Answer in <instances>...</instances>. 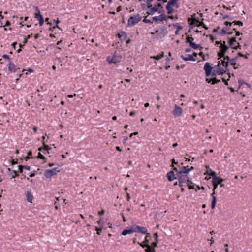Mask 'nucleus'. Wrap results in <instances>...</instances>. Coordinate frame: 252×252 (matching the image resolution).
<instances>
[{
    "instance_id": "obj_9",
    "label": "nucleus",
    "mask_w": 252,
    "mask_h": 252,
    "mask_svg": "<svg viewBox=\"0 0 252 252\" xmlns=\"http://www.w3.org/2000/svg\"><path fill=\"white\" fill-rule=\"evenodd\" d=\"M215 67L217 68V73L219 75L220 74L221 75H223L227 71V70H226V69L225 68L224 69V68L220 67V61L218 62V63L217 65H216L215 66Z\"/></svg>"
},
{
    "instance_id": "obj_48",
    "label": "nucleus",
    "mask_w": 252,
    "mask_h": 252,
    "mask_svg": "<svg viewBox=\"0 0 252 252\" xmlns=\"http://www.w3.org/2000/svg\"><path fill=\"white\" fill-rule=\"evenodd\" d=\"M104 213H105L104 210H102L101 211H99L98 212V215L100 216H101V215H103L104 214Z\"/></svg>"
},
{
    "instance_id": "obj_63",
    "label": "nucleus",
    "mask_w": 252,
    "mask_h": 252,
    "mask_svg": "<svg viewBox=\"0 0 252 252\" xmlns=\"http://www.w3.org/2000/svg\"><path fill=\"white\" fill-rule=\"evenodd\" d=\"M138 244H139L140 246H141L142 247V246H144V245H145V244H146V243H143H143H139V242H138Z\"/></svg>"
},
{
    "instance_id": "obj_41",
    "label": "nucleus",
    "mask_w": 252,
    "mask_h": 252,
    "mask_svg": "<svg viewBox=\"0 0 252 252\" xmlns=\"http://www.w3.org/2000/svg\"><path fill=\"white\" fill-rule=\"evenodd\" d=\"M45 136H43V144L44 145L45 149L46 150H48V146L45 145Z\"/></svg>"
},
{
    "instance_id": "obj_50",
    "label": "nucleus",
    "mask_w": 252,
    "mask_h": 252,
    "mask_svg": "<svg viewBox=\"0 0 252 252\" xmlns=\"http://www.w3.org/2000/svg\"><path fill=\"white\" fill-rule=\"evenodd\" d=\"M199 21L198 20H197V19H194L193 20V23L192 24H197V23H199Z\"/></svg>"
},
{
    "instance_id": "obj_25",
    "label": "nucleus",
    "mask_w": 252,
    "mask_h": 252,
    "mask_svg": "<svg viewBox=\"0 0 252 252\" xmlns=\"http://www.w3.org/2000/svg\"><path fill=\"white\" fill-rule=\"evenodd\" d=\"M164 57V52H162L161 54L158 55L157 56H151V58H153L154 59L157 60H159L161 59L162 57Z\"/></svg>"
},
{
    "instance_id": "obj_20",
    "label": "nucleus",
    "mask_w": 252,
    "mask_h": 252,
    "mask_svg": "<svg viewBox=\"0 0 252 252\" xmlns=\"http://www.w3.org/2000/svg\"><path fill=\"white\" fill-rule=\"evenodd\" d=\"M26 197L27 201L29 202L32 203L33 199V197L31 192L27 191L26 192Z\"/></svg>"
},
{
    "instance_id": "obj_32",
    "label": "nucleus",
    "mask_w": 252,
    "mask_h": 252,
    "mask_svg": "<svg viewBox=\"0 0 252 252\" xmlns=\"http://www.w3.org/2000/svg\"><path fill=\"white\" fill-rule=\"evenodd\" d=\"M237 56H238V58L239 57H244L245 59H248V57L247 55H244L241 52H238V54H237Z\"/></svg>"
},
{
    "instance_id": "obj_5",
    "label": "nucleus",
    "mask_w": 252,
    "mask_h": 252,
    "mask_svg": "<svg viewBox=\"0 0 252 252\" xmlns=\"http://www.w3.org/2000/svg\"><path fill=\"white\" fill-rule=\"evenodd\" d=\"M193 38L190 37L189 35H187L186 37V42L189 43L190 46L193 49H197L200 47V45L193 42Z\"/></svg>"
},
{
    "instance_id": "obj_60",
    "label": "nucleus",
    "mask_w": 252,
    "mask_h": 252,
    "mask_svg": "<svg viewBox=\"0 0 252 252\" xmlns=\"http://www.w3.org/2000/svg\"><path fill=\"white\" fill-rule=\"evenodd\" d=\"M128 140V138L127 137H125V138L124 139V140H123V143L125 144L126 142V141H127Z\"/></svg>"
},
{
    "instance_id": "obj_14",
    "label": "nucleus",
    "mask_w": 252,
    "mask_h": 252,
    "mask_svg": "<svg viewBox=\"0 0 252 252\" xmlns=\"http://www.w3.org/2000/svg\"><path fill=\"white\" fill-rule=\"evenodd\" d=\"M194 168L191 166L190 168H189L188 166H184L181 168L180 171L178 172H180V173H184L187 174L189 171L193 170Z\"/></svg>"
},
{
    "instance_id": "obj_28",
    "label": "nucleus",
    "mask_w": 252,
    "mask_h": 252,
    "mask_svg": "<svg viewBox=\"0 0 252 252\" xmlns=\"http://www.w3.org/2000/svg\"><path fill=\"white\" fill-rule=\"evenodd\" d=\"M207 173L212 176L213 181L215 179V178L217 177L216 176V173L212 170H210V173H209V171H207Z\"/></svg>"
},
{
    "instance_id": "obj_7",
    "label": "nucleus",
    "mask_w": 252,
    "mask_h": 252,
    "mask_svg": "<svg viewBox=\"0 0 252 252\" xmlns=\"http://www.w3.org/2000/svg\"><path fill=\"white\" fill-rule=\"evenodd\" d=\"M221 48L220 51L218 53V56L219 57L218 59H220L222 57L226 56L225 55L226 52L228 49L227 46H224V47H220Z\"/></svg>"
},
{
    "instance_id": "obj_18",
    "label": "nucleus",
    "mask_w": 252,
    "mask_h": 252,
    "mask_svg": "<svg viewBox=\"0 0 252 252\" xmlns=\"http://www.w3.org/2000/svg\"><path fill=\"white\" fill-rule=\"evenodd\" d=\"M167 177L169 181H172L174 179H177L176 177H175V174L173 171L169 172L167 174Z\"/></svg>"
},
{
    "instance_id": "obj_52",
    "label": "nucleus",
    "mask_w": 252,
    "mask_h": 252,
    "mask_svg": "<svg viewBox=\"0 0 252 252\" xmlns=\"http://www.w3.org/2000/svg\"><path fill=\"white\" fill-rule=\"evenodd\" d=\"M221 33L222 34H225L226 33V31L224 28L221 30Z\"/></svg>"
},
{
    "instance_id": "obj_64",
    "label": "nucleus",
    "mask_w": 252,
    "mask_h": 252,
    "mask_svg": "<svg viewBox=\"0 0 252 252\" xmlns=\"http://www.w3.org/2000/svg\"><path fill=\"white\" fill-rule=\"evenodd\" d=\"M209 37H210V39L212 41L214 40L215 38L213 37V35H209Z\"/></svg>"
},
{
    "instance_id": "obj_44",
    "label": "nucleus",
    "mask_w": 252,
    "mask_h": 252,
    "mask_svg": "<svg viewBox=\"0 0 252 252\" xmlns=\"http://www.w3.org/2000/svg\"><path fill=\"white\" fill-rule=\"evenodd\" d=\"M237 44H238V45L236 46L235 47H233V48L234 49H236V50H237L238 49H241V46H240L239 43H237Z\"/></svg>"
},
{
    "instance_id": "obj_27",
    "label": "nucleus",
    "mask_w": 252,
    "mask_h": 252,
    "mask_svg": "<svg viewBox=\"0 0 252 252\" xmlns=\"http://www.w3.org/2000/svg\"><path fill=\"white\" fill-rule=\"evenodd\" d=\"M235 42H236V37H233L229 40V43L230 46L233 48V47L235 46L234 45Z\"/></svg>"
},
{
    "instance_id": "obj_54",
    "label": "nucleus",
    "mask_w": 252,
    "mask_h": 252,
    "mask_svg": "<svg viewBox=\"0 0 252 252\" xmlns=\"http://www.w3.org/2000/svg\"><path fill=\"white\" fill-rule=\"evenodd\" d=\"M3 57L4 58H5V59H7L9 60V56H8L7 55H6V54H4V55H3Z\"/></svg>"
},
{
    "instance_id": "obj_37",
    "label": "nucleus",
    "mask_w": 252,
    "mask_h": 252,
    "mask_svg": "<svg viewBox=\"0 0 252 252\" xmlns=\"http://www.w3.org/2000/svg\"><path fill=\"white\" fill-rule=\"evenodd\" d=\"M153 1V0H147V4L148 5V7H151L152 6L151 3Z\"/></svg>"
},
{
    "instance_id": "obj_47",
    "label": "nucleus",
    "mask_w": 252,
    "mask_h": 252,
    "mask_svg": "<svg viewBox=\"0 0 252 252\" xmlns=\"http://www.w3.org/2000/svg\"><path fill=\"white\" fill-rule=\"evenodd\" d=\"M142 7L143 9L146 10L147 8H148V5H146L145 4H141Z\"/></svg>"
},
{
    "instance_id": "obj_46",
    "label": "nucleus",
    "mask_w": 252,
    "mask_h": 252,
    "mask_svg": "<svg viewBox=\"0 0 252 252\" xmlns=\"http://www.w3.org/2000/svg\"><path fill=\"white\" fill-rule=\"evenodd\" d=\"M154 238H155V241H157V240H158V233H155L154 235Z\"/></svg>"
},
{
    "instance_id": "obj_8",
    "label": "nucleus",
    "mask_w": 252,
    "mask_h": 252,
    "mask_svg": "<svg viewBox=\"0 0 252 252\" xmlns=\"http://www.w3.org/2000/svg\"><path fill=\"white\" fill-rule=\"evenodd\" d=\"M222 58H223V59H220V65L221 64L223 67H224L226 70H228L227 67L228 66L229 60H230V58L229 56H224L222 57Z\"/></svg>"
},
{
    "instance_id": "obj_40",
    "label": "nucleus",
    "mask_w": 252,
    "mask_h": 252,
    "mask_svg": "<svg viewBox=\"0 0 252 252\" xmlns=\"http://www.w3.org/2000/svg\"><path fill=\"white\" fill-rule=\"evenodd\" d=\"M97 223L100 225V226H102L103 225V221H102V219L101 218L99 220L97 221Z\"/></svg>"
},
{
    "instance_id": "obj_24",
    "label": "nucleus",
    "mask_w": 252,
    "mask_h": 252,
    "mask_svg": "<svg viewBox=\"0 0 252 252\" xmlns=\"http://www.w3.org/2000/svg\"><path fill=\"white\" fill-rule=\"evenodd\" d=\"M133 232H134V228L130 229H125L123 231L122 234L123 235H126L128 234H131Z\"/></svg>"
},
{
    "instance_id": "obj_38",
    "label": "nucleus",
    "mask_w": 252,
    "mask_h": 252,
    "mask_svg": "<svg viewBox=\"0 0 252 252\" xmlns=\"http://www.w3.org/2000/svg\"><path fill=\"white\" fill-rule=\"evenodd\" d=\"M238 83L239 84V88H240L241 86H242L244 84H245L246 82H245L243 80H239L238 81Z\"/></svg>"
},
{
    "instance_id": "obj_6",
    "label": "nucleus",
    "mask_w": 252,
    "mask_h": 252,
    "mask_svg": "<svg viewBox=\"0 0 252 252\" xmlns=\"http://www.w3.org/2000/svg\"><path fill=\"white\" fill-rule=\"evenodd\" d=\"M35 10H36V12L35 14V17L39 20V25L40 26H42L44 23V19H43V16L41 14L40 11L38 7H36L35 8Z\"/></svg>"
},
{
    "instance_id": "obj_3",
    "label": "nucleus",
    "mask_w": 252,
    "mask_h": 252,
    "mask_svg": "<svg viewBox=\"0 0 252 252\" xmlns=\"http://www.w3.org/2000/svg\"><path fill=\"white\" fill-rule=\"evenodd\" d=\"M142 19V17L137 14L134 16L130 17L128 20V25L129 26H133L138 23Z\"/></svg>"
},
{
    "instance_id": "obj_2",
    "label": "nucleus",
    "mask_w": 252,
    "mask_h": 252,
    "mask_svg": "<svg viewBox=\"0 0 252 252\" xmlns=\"http://www.w3.org/2000/svg\"><path fill=\"white\" fill-rule=\"evenodd\" d=\"M173 169L177 172L176 178L178 179L179 184L178 185L181 187L182 186V184L184 183H187L188 185L189 184H192V182L189 180V178L188 177L187 174L184 173H180V172H178V169L176 167H174Z\"/></svg>"
},
{
    "instance_id": "obj_36",
    "label": "nucleus",
    "mask_w": 252,
    "mask_h": 252,
    "mask_svg": "<svg viewBox=\"0 0 252 252\" xmlns=\"http://www.w3.org/2000/svg\"><path fill=\"white\" fill-rule=\"evenodd\" d=\"M95 230L97 231V234L100 235V234L101 233V231H102V229L101 228H99L97 227H95Z\"/></svg>"
},
{
    "instance_id": "obj_19",
    "label": "nucleus",
    "mask_w": 252,
    "mask_h": 252,
    "mask_svg": "<svg viewBox=\"0 0 252 252\" xmlns=\"http://www.w3.org/2000/svg\"><path fill=\"white\" fill-rule=\"evenodd\" d=\"M182 58L184 61H195L196 60V58H195L192 55H188V57H185L182 56Z\"/></svg>"
},
{
    "instance_id": "obj_30",
    "label": "nucleus",
    "mask_w": 252,
    "mask_h": 252,
    "mask_svg": "<svg viewBox=\"0 0 252 252\" xmlns=\"http://www.w3.org/2000/svg\"><path fill=\"white\" fill-rule=\"evenodd\" d=\"M177 2L178 1H176L175 0H171L168 2L167 4L171 6H174V5L176 4Z\"/></svg>"
},
{
    "instance_id": "obj_35",
    "label": "nucleus",
    "mask_w": 252,
    "mask_h": 252,
    "mask_svg": "<svg viewBox=\"0 0 252 252\" xmlns=\"http://www.w3.org/2000/svg\"><path fill=\"white\" fill-rule=\"evenodd\" d=\"M158 243V240H157V241L154 242L151 244V247L154 248L157 246V244Z\"/></svg>"
},
{
    "instance_id": "obj_16",
    "label": "nucleus",
    "mask_w": 252,
    "mask_h": 252,
    "mask_svg": "<svg viewBox=\"0 0 252 252\" xmlns=\"http://www.w3.org/2000/svg\"><path fill=\"white\" fill-rule=\"evenodd\" d=\"M121 58L120 57H117L116 56H114L113 58L109 60V57L108 58V61L110 64H111L112 63H116L118 62H119L121 61Z\"/></svg>"
},
{
    "instance_id": "obj_56",
    "label": "nucleus",
    "mask_w": 252,
    "mask_h": 252,
    "mask_svg": "<svg viewBox=\"0 0 252 252\" xmlns=\"http://www.w3.org/2000/svg\"><path fill=\"white\" fill-rule=\"evenodd\" d=\"M216 74H218L217 73V70H216H216H214V71H213V73H212V76H214L216 75Z\"/></svg>"
},
{
    "instance_id": "obj_42",
    "label": "nucleus",
    "mask_w": 252,
    "mask_h": 252,
    "mask_svg": "<svg viewBox=\"0 0 252 252\" xmlns=\"http://www.w3.org/2000/svg\"><path fill=\"white\" fill-rule=\"evenodd\" d=\"M38 157L41 159H45L44 156L43 155H42L40 153H39Z\"/></svg>"
},
{
    "instance_id": "obj_13",
    "label": "nucleus",
    "mask_w": 252,
    "mask_h": 252,
    "mask_svg": "<svg viewBox=\"0 0 252 252\" xmlns=\"http://www.w3.org/2000/svg\"><path fill=\"white\" fill-rule=\"evenodd\" d=\"M134 232H139L142 234H146L147 229L146 227L136 226L134 228Z\"/></svg>"
},
{
    "instance_id": "obj_39",
    "label": "nucleus",
    "mask_w": 252,
    "mask_h": 252,
    "mask_svg": "<svg viewBox=\"0 0 252 252\" xmlns=\"http://www.w3.org/2000/svg\"><path fill=\"white\" fill-rule=\"evenodd\" d=\"M143 22L145 23H152L153 22L151 21L150 20H149V19H147L146 18H145L144 20H143Z\"/></svg>"
},
{
    "instance_id": "obj_26",
    "label": "nucleus",
    "mask_w": 252,
    "mask_h": 252,
    "mask_svg": "<svg viewBox=\"0 0 252 252\" xmlns=\"http://www.w3.org/2000/svg\"><path fill=\"white\" fill-rule=\"evenodd\" d=\"M166 8L167 10V13L169 14H172L174 12V9L168 4L166 5Z\"/></svg>"
},
{
    "instance_id": "obj_31",
    "label": "nucleus",
    "mask_w": 252,
    "mask_h": 252,
    "mask_svg": "<svg viewBox=\"0 0 252 252\" xmlns=\"http://www.w3.org/2000/svg\"><path fill=\"white\" fill-rule=\"evenodd\" d=\"M147 235L145 238V241L143 242V243H145L146 244H148L149 242V240L148 239L149 238H151V236L149 233H146Z\"/></svg>"
},
{
    "instance_id": "obj_51",
    "label": "nucleus",
    "mask_w": 252,
    "mask_h": 252,
    "mask_svg": "<svg viewBox=\"0 0 252 252\" xmlns=\"http://www.w3.org/2000/svg\"><path fill=\"white\" fill-rule=\"evenodd\" d=\"M126 196H127V200L129 201L130 199V196L129 193H126Z\"/></svg>"
},
{
    "instance_id": "obj_23",
    "label": "nucleus",
    "mask_w": 252,
    "mask_h": 252,
    "mask_svg": "<svg viewBox=\"0 0 252 252\" xmlns=\"http://www.w3.org/2000/svg\"><path fill=\"white\" fill-rule=\"evenodd\" d=\"M8 69L10 71L12 72H15L16 70V68L15 65L11 63H9V64L8 66Z\"/></svg>"
},
{
    "instance_id": "obj_49",
    "label": "nucleus",
    "mask_w": 252,
    "mask_h": 252,
    "mask_svg": "<svg viewBox=\"0 0 252 252\" xmlns=\"http://www.w3.org/2000/svg\"><path fill=\"white\" fill-rule=\"evenodd\" d=\"M23 168L27 170H30V167L29 166H23Z\"/></svg>"
},
{
    "instance_id": "obj_53",
    "label": "nucleus",
    "mask_w": 252,
    "mask_h": 252,
    "mask_svg": "<svg viewBox=\"0 0 252 252\" xmlns=\"http://www.w3.org/2000/svg\"><path fill=\"white\" fill-rule=\"evenodd\" d=\"M222 79L223 82H224V83L226 85H228V82L225 80V78H223Z\"/></svg>"
},
{
    "instance_id": "obj_29",
    "label": "nucleus",
    "mask_w": 252,
    "mask_h": 252,
    "mask_svg": "<svg viewBox=\"0 0 252 252\" xmlns=\"http://www.w3.org/2000/svg\"><path fill=\"white\" fill-rule=\"evenodd\" d=\"M160 7H161V4L160 3H158V4H155L153 7L152 6L153 8L154 9V11H155L156 12L158 11L159 8Z\"/></svg>"
},
{
    "instance_id": "obj_45",
    "label": "nucleus",
    "mask_w": 252,
    "mask_h": 252,
    "mask_svg": "<svg viewBox=\"0 0 252 252\" xmlns=\"http://www.w3.org/2000/svg\"><path fill=\"white\" fill-rule=\"evenodd\" d=\"M18 169H19V171L21 173L22 172V170L23 168V166H22V165H19L18 166Z\"/></svg>"
},
{
    "instance_id": "obj_1",
    "label": "nucleus",
    "mask_w": 252,
    "mask_h": 252,
    "mask_svg": "<svg viewBox=\"0 0 252 252\" xmlns=\"http://www.w3.org/2000/svg\"><path fill=\"white\" fill-rule=\"evenodd\" d=\"M224 181V180L222 178H220L219 177L215 178V179L213 181V185L214 186L213 189V192L212 193L211 195L212 196L213 199L211 203V208L214 209L216 206V196H215V190L218 187L219 184H220Z\"/></svg>"
},
{
    "instance_id": "obj_21",
    "label": "nucleus",
    "mask_w": 252,
    "mask_h": 252,
    "mask_svg": "<svg viewBox=\"0 0 252 252\" xmlns=\"http://www.w3.org/2000/svg\"><path fill=\"white\" fill-rule=\"evenodd\" d=\"M233 23H234V25H238L241 26H243V23L239 21H234L233 23H230V22L226 21L225 22V25H226V26H228V25L231 26Z\"/></svg>"
},
{
    "instance_id": "obj_59",
    "label": "nucleus",
    "mask_w": 252,
    "mask_h": 252,
    "mask_svg": "<svg viewBox=\"0 0 252 252\" xmlns=\"http://www.w3.org/2000/svg\"><path fill=\"white\" fill-rule=\"evenodd\" d=\"M121 10H122V7H121V6H119V7H118L117 8V12H119V11H120Z\"/></svg>"
},
{
    "instance_id": "obj_57",
    "label": "nucleus",
    "mask_w": 252,
    "mask_h": 252,
    "mask_svg": "<svg viewBox=\"0 0 252 252\" xmlns=\"http://www.w3.org/2000/svg\"><path fill=\"white\" fill-rule=\"evenodd\" d=\"M137 134H138V132H134L133 133L130 134L129 137H132V135H136Z\"/></svg>"
},
{
    "instance_id": "obj_22",
    "label": "nucleus",
    "mask_w": 252,
    "mask_h": 252,
    "mask_svg": "<svg viewBox=\"0 0 252 252\" xmlns=\"http://www.w3.org/2000/svg\"><path fill=\"white\" fill-rule=\"evenodd\" d=\"M118 35L119 36L120 40L123 41L125 40L127 37L126 34L124 32H121L118 34Z\"/></svg>"
},
{
    "instance_id": "obj_61",
    "label": "nucleus",
    "mask_w": 252,
    "mask_h": 252,
    "mask_svg": "<svg viewBox=\"0 0 252 252\" xmlns=\"http://www.w3.org/2000/svg\"><path fill=\"white\" fill-rule=\"evenodd\" d=\"M188 185V187H189V189H194V187L193 186H191V185Z\"/></svg>"
},
{
    "instance_id": "obj_11",
    "label": "nucleus",
    "mask_w": 252,
    "mask_h": 252,
    "mask_svg": "<svg viewBox=\"0 0 252 252\" xmlns=\"http://www.w3.org/2000/svg\"><path fill=\"white\" fill-rule=\"evenodd\" d=\"M238 60V56L230 59L229 60V63L232 66H233L234 69H237L239 68V65L236 63V62Z\"/></svg>"
},
{
    "instance_id": "obj_15",
    "label": "nucleus",
    "mask_w": 252,
    "mask_h": 252,
    "mask_svg": "<svg viewBox=\"0 0 252 252\" xmlns=\"http://www.w3.org/2000/svg\"><path fill=\"white\" fill-rule=\"evenodd\" d=\"M154 21L158 22V21H163L167 20V16L165 14H161L158 16H155L153 18Z\"/></svg>"
},
{
    "instance_id": "obj_43",
    "label": "nucleus",
    "mask_w": 252,
    "mask_h": 252,
    "mask_svg": "<svg viewBox=\"0 0 252 252\" xmlns=\"http://www.w3.org/2000/svg\"><path fill=\"white\" fill-rule=\"evenodd\" d=\"M206 81L208 83L213 82V78H207L206 79Z\"/></svg>"
},
{
    "instance_id": "obj_62",
    "label": "nucleus",
    "mask_w": 252,
    "mask_h": 252,
    "mask_svg": "<svg viewBox=\"0 0 252 252\" xmlns=\"http://www.w3.org/2000/svg\"><path fill=\"white\" fill-rule=\"evenodd\" d=\"M11 164L12 165H14V164H15L17 163V162L16 161H15L14 160H12L11 161Z\"/></svg>"
},
{
    "instance_id": "obj_4",
    "label": "nucleus",
    "mask_w": 252,
    "mask_h": 252,
    "mask_svg": "<svg viewBox=\"0 0 252 252\" xmlns=\"http://www.w3.org/2000/svg\"><path fill=\"white\" fill-rule=\"evenodd\" d=\"M60 170L58 168H55L51 170H47L45 171L44 175L46 178H49L56 174Z\"/></svg>"
},
{
    "instance_id": "obj_34",
    "label": "nucleus",
    "mask_w": 252,
    "mask_h": 252,
    "mask_svg": "<svg viewBox=\"0 0 252 252\" xmlns=\"http://www.w3.org/2000/svg\"><path fill=\"white\" fill-rule=\"evenodd\" d=\"M220 82V79H217L216 78L214 77L213 78V82H212V84H215Z\"/></svg>"
},
{
    "instance_id": "obj_55",
    "label": "nucleus",
    "mask_w": 252,
    "mask_h": 252,
    "mask_svg": "<svg viewBox=\"0 0 252 252\" xmlns=\"http://www.w3.org/2000/svg\"><path fill=\"white\" fill-rule=\"evenodd\" d=\"M224 46H226L225 44V41H223V43H220V47H224Z\"/></svg>"
},
{
    "instance_id": "obj_12",
    "label": "nucleus",
    "mask_w": 252,
    "mask_h": 252,
    "mask_svg": "<svg viewBox=\"0 0 252 252\" xmlns=\"http://www.w3.org/2000/svg\"><path fill=\"white\" fill-rule=\"evenodd\" d=\"M172 113L175 116H180L182 113V109L177 105L175 104V109Z\"/></svg>"
},
{
    "instance_id": "obj_17",
    "label": "nucleus",
    "mask_w": 252,
    "mask_h": 252,
    "mask_svg": "<svg viewBox=\"0 0 252 252\" xmlns=\"http://www.w3.org/2000/svg\"><path fill=\"white\" fill-rule=\"evenodd\" d=\"M145 247H146V249H145L146 252H156L155 249L148 244H146L144 246H142V248Z\"/></svg>"
},
{
    "instance_id": "obj_33",
    "label": "nucleus",
    "mask_w": 252,
    "mask_h": 252,
    "mask_svg": "<svg viewBox=\"0 0 252 252\" xmlns=\"http://www.w3.org/2000/svg\"><path fill=\"white\" fill-rule=\"evenodd\" d=\"M148 8H150V11L147 12V13L149 15H153L156 11H154V9L152 7V6L151 7H148Z\"/></svg>"
},
{
    "instance_id": "obj_58",
    "label": "nucleus",
    "mask_w": 252,
    "mask_h": 252,
    "mask_svg": "<svg viewBox=\"0 0 252 252\" xmlns=\"http://www.w3.org/2000/svg\"><path fill=\"white\" fill-rule=\"evenodd\" d=\"M135 111H131L130 113V115L131 116H134L135 115Z\"/></svg>"
},
{
    "instance_id": "obj_10",
    "label": "nucleus",
    "mask_w": 252,
    "mask_h": 252,
    "mask_svg": "<svg viewBox=\"0 0 252 252\" xmlns=\"http://www.w3.org/2000/svg\"><path fill=\"white\" fill-rule=\"evenodd\" d=\"M206 76L208 77L211 75L212 67L211 66L209 63H206L204 67Z\"/></svg>"
}]
</instances>
